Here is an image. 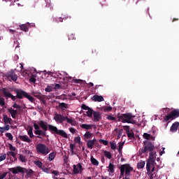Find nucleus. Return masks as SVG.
Segmentation results:
<instances>
[{
	"instance_id": "8fccbe9b",
	"label": "nucleus",
	"mask_w": 179,
	"mask_h": 179,
	"mask_svg": "<svg viewBox=\"0 0 179 179\" xmlns=\"http://www.w3.org/2000/svg\"><path fill=\"white\" fill-rule=\"evenodd\" d=\"M72 81L74 83H82V82H83V80H80V79H75V78H73L72 79Z\"/></svg>"
},
{
	"instance_id": "a19ab883",
	"label": "nucleus",
	"mask_w": 179,
	"mask_h": 179,
	"mask_svg": "<svg viewBox=\"0 0 179 179\" xmlns=\"http://www.w3.org/2000/svg\"><path fill=\"white\" fill-rule=\"evenodd\" d=\"M6 159V154H1L0 155V162H3V160Z\"/></svg>"
},
{
	"instance_id": "7ed1b4c3",
	"label": "nucleus",
	"mask_w": 179,
	"mask_h": 179,
	"mask_svg": "<svg viewBox=\"0 0 179 179\" xmlns=\"http://www.w3.org/2000/svg\"><path fill=\"white\" fill-rule=\"evenodd\" d=\"M119 121L120 122H123V124H136V121L134 120L135 118V115H132V113H124L118 116Z\"/></svg>"
},
{
	"instance_id": "5fc2aeb1",
	"label": "nucleus",
	"mask_w": 179,
	"mask_h": 179,
	"mask_svg": "<svg viewBox=\"0 0 179 179\" xmlns=\"http://www.w3.org/2000/svg\"><path fill=\"white\" fill-rule=\"evenodd\" d=\"M74 141H75L76 143L80 144V136L75 137Z\"/></svg>"
},
{
	"instance_id": "2f4dec72",
	"label": "nucleus",
	"mask_w": 179,
	"mask_h": 179,
	"mask_svg": "<svg viewBox=\"0 0 179 179\" xmlns=\"http://www.w3.org/2000/svg\"><path fill=\"white\" fill-rule=\"evenodd\" d=\"M34 164L37 166V167H38L39 169H43V162H41V161H34Z\"/></svg>"
},
{
	"instance_id": "5701e85b",
	"label": "nucleus",
	"mask_w": 179,
	"mask_h": 179,
	"mask_svg": "<svg viewBox=\"0 0 179 179\" xmlns=\"http://www.w3.org/2000/svg\"><path fill=\"white\" fill-rule=\"evenodd\" d=\"M94 113V110H93V109H92L91 108H90L86 112L87 117H89L90 118H92L93 117Z\"/></svg>"
},
{
	"instance_id": "a878e982",
	"label": "nucleus",
	"mask_w": 179,
	"mask_h": 179,
	"mask_svg": "<svg viewBox=\"0 0 179 179\" xmlns=\"http://www.w3.org/2000/svg\"><path fill=\"white\" fill-rule=\"evenodd\" d=\"M127 135L129 139H135V134L134 133V131H129L128 133H127Z\"/></svg>"
},
{
	"instance_id": "a211bd4d",
	"label": "nucleus",
	"mask_w": 179,
	"mask_h": 179,
	"mask_svg": "<svg viewBox=\"0 0 179 179\" xmlns=\"http://www.w3.org/2000/svg\"><path fill=\"white\" fill-rule=\"evenodd\" d=\"M178 127H179V122H174L171 127V129H170L171 132H177V130L178 129Z\"/></svg>"
},
{
	"instance_id": "473e14b6",
	"label": "nucleus",
	"mask_w": 179,
	"mask_h": 179,
	"mask_svg": "<svg viewBox=\"0 0 179 179\" xmlns=\"http://www.w3.org/2000/svg\"><path fill=\"white\" fill-rule=\"evenodd\" d=\"M28 135L29 138H34V134H33V127H29V129L28 130Z\"/></svg>"
},
{
	"instance_id": "4c0bfd02",
	"label": "nucleus",
	"mask_w": 179,
	"mask_h": 179,
	"mask_svg": "<svg viewBox=\"0 0 179 179\" xmlns=\"http://www.w3.org/2000/svg\"><path fill=\"white\" fill-rule=\"evenodd\" d=\"M110 149H112V150H115L117 149V144H115V143L110 142Z\"/></svg>"
},
{
	"instance_id": "0eeeda50",
	"label": "nucleus",
	"mask_w": 179,
	"mask_h": 179,
	"mask_svg": "<svg viewBox=\"0 0 179 179\" xmlns=\"http://www.w3.org/2000/svg\"><path fill=\"white\" fill-rule=\"evenodd\" d=\"M9 171L13 174H19V173H26V174H30L27 169L23 168L22 166H16L14 168H10Z\"/></svg>"
},
{
	"instance_id": "9d476101",
	"label": "nucleus",
	"mask_w": 179,
	"mask_h": 179,
	"mask_svg": "<svg viewBox=\"0 0 179 179\" xmlns=\"http://www.w3.org/2000/svg\"><path fill=\"white\" fill-rule=\"evenodd\" d=\"M6 76L8 79H11L13 80V82H16V80H17V75H16V73H15L13 70H11L10 72H8Z\"/></svg>"
},
{
	"instance_id": "0e129e2a",
	"label": "nucleus",
	"mask_w": 179,
	"mask_h": 179,
	"mask_svg": "<svg viewBox=\"0 0 179 179\" xmlns=\"http://www.w3.org/2000/svg\"><path fill=\"white\" fill-rule=\"evenodd\" d=\"M34 97H36V99H41V95H40V94H34Z\"/></svg>"
},
{
	"instance_id": "4d7b16f0",
	"label": "nucleus",
	"mask_w": 179,
	"mask_h": 179,
	"mask_svg": "<svg viewBox=\"0 0 179 179\" xmlns=\"http://www.w3.org/2000/svg\"><path fill=\"white\" fill-rule=\"evenodd\" d=\"M45 92H48V93H50V92H52V88L51 87H50V85H48L45 89Z\"/></svg>"
},
{
	"instance_id": "774afa93",
	"label": "nucleus",
	"mask_w": 179,
	"mask_h": 179,
	"mask_svg": "<svg viewBox=\"0 0 179 179\" xmlns=\"http://www.w3.org/2000/svg\"><path fill=\"white\" fill-rule=\"evenodd\" d=\"M154 171H155V165H152V166H150V173H153Z\"/></svg>"
},
{
	"instance_id": "49530a36",
	"label": "nucleus",
	"mask_w": 179,
	"mask_h": 179,
	"mask_svg": "<svg viewBox=\"0 0 179 179\" xmlns=\"http://www.w3.org/2000/svg\"><path fill=\"white\" fill-rule=\"evenodd\" d=\"M149 159H155V152L153 151L150 152Z\"/></svg>"
},
{
	"instance_id": "39448f33",
	"label": "nucleus",
	"mask_w": 179,
	"mask_h": 179,
	"mask_svg": "<svg viewBox=\"0 0 179 179\" xmlns=\"http://www.w3.org/2000/svg\"><path fill=\"white\" fill-rule=\"evenodd\" d=\"M36 152L45 156L50 153V148H48V147H47L45 144L39 143L36 145Z\"/></svg>"
},
{
	"instance_id": "b1692460",
	"label": "nucleus",
	"mask_w": 179,
	"mask_h": 179,
	"mask_svg": "<svg viewBox=\"0 0 179 179\" xmlns=\"http://www.w3.org/2000/svg\"><path fill=\"white\" fill-rule=\"evenodd\" d=\"M10 127L9 126V124H7L3 127H0V132L1 134H3V132H5V131H9Z\"/></svg>"
},
{
	"instance_id": "680f3d73",
	"label": "nucleus",
	"mask_w": 179,
	"mask_h": 179,
	"mask_svg": "<svg viewBox=\"0 0 179 179\" xmlns=\"http://www.w3.org/2000/svg\"><path fill=\"white\" fill-rule=\"evenodd\" d=\"M75 39V35L73 34H70L69 35V40H74Z\"/></svg>"
},
{
	"instance_id": "7c9ffc66",
	"label": "nucleus",
	"mask_w": 179,
	"mask_h": 179,
	"mask_svg": "<svg viewBox=\"0 0 179 179\" xmlns=\"http://www.w3.org/2000/svg\"><path fill=\"white\" fill-rule=\"evenodd\" d=\"M145 161H142L141 162H138L137 164V169H143V167H145Z\"/></svg>"
},
{
	"instance_id": "aec40b11",
	"label": "nucleus",
	"mask_w": 179,
	"mask_h": 179,
	"mask_svg": "<svg viewBox=\"0 0 179 179\" xmlns=\"http://www.w3.org/2000/svg\"><path fill=\"white\" fill-rule=\"evenodd\" d=\"M92 100L94 101L101 102V101H104V98L103 96H101L94 95L93 97H92Z\"/></svg>"
},
{
	"instance_id": "bb28decb",
	"label": "nucleus",
	"mask_w": 179,
	"mask_h": 179,
	"mask_svg": "<svg viewBox=\"0 0 179 179\" xmlns=\"http://www.w3.org/2000/svg\"><path fill=\"white\" fill-rule=\"evenodd\" d=\"M91 163L94 165V166H99V161H97V159H96L94 157H93V156L91 157Z\"/></svg>"
},
{
	"instance_id": "09e8293b",
	"label": "nucleus",
	"mask_w": 179,
	"mask_h": 179,
	"mask_svg": "<svg viewBox=\"0 0 179 179\" xmlns=\"http://www.w3.org/2000/svg\"><path fill=\"white\" fill-rule=\"evenodd\" d=\"M113 110V107L111 106H105L103 108V111H111Z\"/></svg>"
},
{
	"instance_id": "423d86ee",
	"label": "nucleus",
	"mask_w": 179,
	"mask_h": 179,
	"mask_svg": "<svg viewBox=\"0 0 179 179\" xmlns=\"http://www.w3.org/2000/svg\"><path fill=\"white\" fill-rule=\"evenodd\" d=\"M179 117V109H173L169 114L164 117V121H170V120H176Z\"/></svg>"
},
{
	"instance_id": "603ef678",
	"label": "nucleus",
	"mask_w": 179,
	"mask_h": 179,
	"mask_svg": "<svg viewBox=\"0 0 179 179\" xmlns=\"http://www.w3.org/2000/svg\"><path fill=\"white\" fill-rule=\"evenodd\" d=\"M0 106L1 107H3V106H5V99L0 98Z\"/></svg>"
},
{
	"instance_id": "e2e57ef3",
	"label": "nucleus",
	"mask_w": 179,
	"mask_h": 179,
	"mask_svg": "<svg viewBox=\"0 0 179 179\" xmlns=\"http://www.w3.org/2000/svg\"><path fill=\"white\" fill-rule=\"evenodd\" d=\"M69 131L70 132H71V134H75V132H76V129H75V128H69Z\"/></svg>"
},
{
	"instance_id": "e433bc0d",
	"label": "nucleus",
	"mask_w": 179,
	"mask_h": 179,
	"mask_svg": "<svg viewBox=\"0 0 179 179\" xmlns=\"http://www.w3.org/2000/svg\"><path fill=\"white\" fill-rule=\"evenodd\" d=\"M19 159L22 163H26V157L23 155H20Z\"/></svg>"
},
{
	"instance_id": "dca6fc26",
	"label": "nucleus",
	"mask_w": 179,
	"mask_h": 179,
	"mask_svg": "<svg viewBox=\"0 0 179 179\" xmlns=\"http://www.w3.org/2000/svg\"><path fill=\"white\" fill-rule=\"evenodd\" d=\"M18 138L22 142H27V143H30L31 142V139H30L27 135L19 136Z\"/></svg>"
},
{
	"instance_id": "4468645a",
	"label": "nucleus",
	"mask_w": 179,
	"mask_h": 179,
	"mask_svg": "<svg viewBox=\"0 0 179 179\" xmlns=\"http://www.w3.org/2000/svg\"><path fill=\"white\" fill-rule=\"evenodd\" d=\"M0 92H2L4 97H6V99H10V96H12V94H10V92H8V88H2L1 90H0Z\"/></svg>"
},
{
	"instance_id": "69168bd1",
	"label": "nucleus",
	"mask_w": 179,
	"mask_h": 179,
	"mask_svg": "<svg viewBox=\"0 0 179 179\" xmlns=\"http://www.w3.org/2000/svg\"><path fill=\"white\" fill-rule=\"evenodd\" d=\"M124 142L123 143H121V142H120L119 143V145H118V148H119V149H122V148L124 147Z\"/></svg>"
},
{
	"instance_id": "4be33fe9",
	"label": "nucleus",
	"mask_w": 179,
	"mask_h": 179,
	"mask_svg": "<svg viewBox=\"0 0 179 179\" xmlns=\"http://www.w3.org/2000/svg\"><path fill=\"white\" fill-rule=\"evenodd\" d=\"M29 26H30V24L28 23V25L24 24L20 26V27L22 31H29Z\"/></svg>"
},
{
	"instance_id": "c85d7f7f",
	"label": "nucleus",
	"mask_w": 179,
	"mask_h": 179,
	"mask_svg": "<svg viewBox=\"0 0 179 179\" xmlns=\"http://www.w3.org/2000/svg\"><path fill=\"white\" fill-rule=\"evenodd\" d=\"M66 120L68 122V124H71V125H76V122L72 119H69V117H68L67 116Z\"/></svg>"
},
{
	"instance_id": "cd10ccee",
	"label": "nucleus",
	"mask_w": 179,
	"mask_h": 179,
	"mask_svg": "<svg viewBox=\"0 0 179 179\" xmlns=\"http://www.w3.org/2000/svg\"><path fill=\"white\" fill-rule=\"evenodd\" d=\"M3 120L6 124H10V121H12V119L8 117L6 115L3 116Z\"/></svg>"
},
{
	"instance_id": "ddd939ff",
	"label": "nucleus",
	"mask_w": 179,
	"mask_h": 179,
	"mask_svg": "<svg viewBox=\"0 0 179 179\" xmlns=\"http://www.w3.org/2000/svg\"><path fill=\"white\" fill-rule=\"evenodd\" d=\"M97 142V140L96 138H94L93 140H89L87 141V148L88 149H93V147L94 146V144Z\"/></svg>"
},
{
	"instance_id": "f3484780",
	"label": "nucleus",
	"mask_w": 179,
	"mask_h": 179,
	"mask_svg": "<svg viewBox=\"0 0 179 179\" xmlns=\"http://www.w3.org/2000/svg\"><path fill=\"white\" fill-rule=\"evenodd\" d=\"M155 166V159H149L146 163L147 171H150V167Z\"/></svg>"
},
{
	"instance_id": "f03ea898",
	"label": "nucleus",
	"mask_w": 179,
	"mask_h": 179,
	"mask_svg": "<svg viewBox=\"0 0 179 179\" xmlns=\"http://www.w3.org/2000/svg\"><path fill=\"white\" fill-rule=\"evenodd\" d=\"M143 138L147 141H143V147L141 150V153H148V152H153L155 150V145L149 141H155V136H153L148 133L143 134Z\"/></svg>"
},
{
	"instance_id": "de8ad7c7",
	"label": "nucleus",
	"mask_w": 179,
	"mask_h": 179,
	"mask_svg": "<svg viewBox=\"0 0 179 179\" xmlns=\"http://www.w3.org/2000/svg\"><path fill=\"white\" fill-rule=\"evenodd\" d=\"M29 81L32 83H36V76L32 75L29 79Z\"/></svg>"
},
{
	"instance_id": "c03bdc74",
	"label": "nucleus",
	"mask_w": 179,
	"mask_h": 179,
	"mask_svg": "<svg viewBox=\"0 0 179 179\" xmlns=\"http://www.w3.org/2000/svg\"><path fill=\"white\" fill-rule=\"evenodd\" d=\"M163 114H169L170 113V108H164L162 109Z\"/></svg>"
},
{
	"instance_id": "a18cd8bd",
	"label": "nucleus",
	"mask_w": 179,
	"mask_h": 179,
	"mask_svg": "<svg viewBox=\"0 0 179 179\" xmlns=\"http://www.w3.org/2000/svg\"><path fill=\"white\" fill-rule=\"evenodd\" d=\"M99 142H101V143H103V145H104V146H108V141L100 139Z\"/></svg>"
},
{
	"instance_id": "13d9d810",
	"label": "nucleus",
	"mask_w": 179,
	"mask_h": 179,
	"mask_svg": "<svg viewBox=\"0 0 179 179\" xmlns=\"http://www.w3.org/2000/svg\"><path fill=\"white\" fill-rule=\"evenodd\" d=\"M13 108H17V109L22 108V106H20V105H17V103H14V104L13 105Z\"/></svg>"
},
{
	"instance_id": "393cba45",
	"label": "nucleus",
	"mask_w": 179,
	"mask_h": 179,
	"mask_svg": "<svg viewBox=\"0 0 179 179\" xmlns=\"http://www.w3.org/2000/svg\"><path fill=\"white\" fill-rule=\"evenodd\" d=\"M57 155V154L55 152H51L50 154H49V157L48 158V160L49 162H52V160H54L55 159V156Z\"/></svg>"
},
{
	"instance_id": "6e6d98bb",
	"label": "nucleus",
	"mask_w": 179,
	"mask_h": 179,
	"mask_svg": "<svg viewBox=\"0 0 179 179\" xmlns=\"http://www.w3.org/2000/svg\"><path fill=\"white\" fill-rule=\"evenodd\" d=\"M6 176H8V173L7 172H4L2 174L0 175V179H3L6 177Z\"/></svg>"
},
{
	"instance_id": "1a4fd4ad",
	"label": "nucleus",
	"mask_w": 179,
	"mask_h": 179,
	"mask_svg": "<svg viewBox=\"0 0 179 179\" xmlns=\"http://www.w3.org/2000/svg\"><path fill=\"white\" fill-rule=\"evenodd\" d=\"M66 116H63L62 115L56 113L53 120H55L57 124H62L64 121H66Z\"/></svg>"
},
{
	"instance_id": "052dcab7",
	"label": "nucleus",
	"mask_w": 179,
	"mask_h": 179,
	"mask_svg": "<svg viewBox=\"0 0 179 179\" xmlns=\"http://www.w3.org/2000/svg\"><path fill=\"white\" fill-rule=\"evenodd\" d=\"M81 108H82L83 110H89L90 108H89V106H86L85 104H83V105L81 106Z\"/></svg>"
},
{
	"instance_id": "9b49d317",
	"label": "nucleus",
	"mask_w": 179,
	"mask_h": 179,
	"mask_svg": "<svg viewBox=\"0 0 179 179\" xmlns=\"http://www.w3.org/2000/svg\"><path fill=\"white\" fill-rule=\"evenodd\" d=\"M122 166H124V171H125V174H126L127 177L130 176L131 171H134V168H132L131 166V165H129L128 164H123Z\"/></svg>"
},
{
	"instance_id": "c756f323",
	"label": "nucleus",
	"mask_w": 179,
	"mask_h": 179,
	"mask_svg": "<svg viewBox=\"0 0 179 179\" xmlns=\"http://www.w3.org/2000/svg\"><path fill=\"white\" fill-rule=\"evenodd\" d=\"M104 156L105 157H106L107 159H111L113 157V155H111V152H110V151H104L103 152Z\"/></svg>"
},
{
	"instance_id": "864d4df0",
	"label": "nucleus",
	"mask_w": 179,
	"mask_h": 179,
	"mask_svg": "<svg viewBox=\"0 0 179 179\" xmlns=\"http://www.w3.org/2000/svg\"><path fill=\"white\" fill-rule=\"evenodd\" d=\"M59 107H62V108H67L68 104H66L65 103H59Z\"/></svg>"
},
{
	"instance_id": "f704fd0d",
	"label": "nucleus",
	"mask_w": 179,
	"mask_h": 179,
	"mask_svg": "<svg viewBox=\"0 0 179 179\" xmlns=\"http://www.w3.org/2000/svg\"><path fill=\"white\" fill-rule=\"evenodd\" d=\"M93 134L92 133H90V131H87L85 134L84 136L86 139H90V138H92V136Z\"/></svg>"
},
{
	"instance_id": "20e7f679",
	"label": "nucleus",
	"mask_w": 179,
	"mask_h": 179,
	"mask_svg": "<svg viewBox=\"0 0 179 179\" xmlns=\"http://www.w3.org/2000/svg\"><path fill=\"white\" fill-rule=\"evenodd\" d=\"M14 92L16 93L17 99H22L25 97V99H29L31 103H34V101H36V99L27 92H26V91H23L22 90H15Z\"/></svg>"
},
{
	"instance_id": "72a5a7b5",
	"label": "nucleus",
	"mask_w": 179,
	"mask_h": 179,
	"mask_svg": "<svg viewBox=\"0 0 179 179\" xmlns=\"http://www.w3.org/2000/svg\"><path fill=\"white\" fill-rule=\"evenodd\" d=\"M124 174H125V165H122L120 166V176H124Z\"/></svg>"
},
{
	"instance_id": "6ab92c4d",
	"label": "nucleus",
	"mask_w": 179,
	"mask_h": 179,
	"mask_svg": "<svg viewBox=\"0 0 179 179\" xmlns=\"http://www.w3.org/2000/svg\"><path fill=\"white\" fill-rule=\"evenodd\" d=\"M8 113H10L12 118H16V116L17 115V110H14L11 108L8 109Z\"/></svg>"
},
{
	"instance_id": "2eb2a0df",
	"label": "nucleus",
	"mask_w": 179,
	"mask_h": 179,
	"mask_svg": "<svg viewBox=\"0 0 179 179\" xmlns=\"http://www.w3.org/2000/svg\"><path fill=\"white\" fill-rule=\"evenodd\" d=\"M94 115V122H99L100 120H101V115H100V112L94 111L93 113Z\"/></svg>"
},
{
	"instance_id": "338daca9",
	"label": "nucleus",
	"mask_w": 179,
	"mask_h": 179,
	"mask_svg": "<svg viewBox=\"0 0 179 179\" xmlns=\"http://www.w3.org/2000/svg\"><path fill=\"white\" fill-rule=\"evenodd\" d=\"M55 89L56 90L61 89V85L59 84H55Z\"/></svg>"
},
{
	"instance_id": "ea45409f",
	"label": "nucleus",
	"mask_w": 179,
	"mask_h": 179,
	"mask_svg": "<svg viewBox=\"0 0 179 179\" xmlns=\"http://www.w3.org/2000/svg\"><path fill=\"white\" fill-rule=\"evenodd\" d=\"M123 129L126 131V134L131 132V127L129 126H123Z\"/></svg>"
},
{
	"instance_id": "6e6552de",
	"label": "nucleus",
	"mask_w": 179,
	"mask_h": 179,
	"mask_svg": "<svg viewBox=\"0 0 179 179\" xmlns=\"http://www.w3.org/2000/svg\"><path fill=\"white\" fill-rule=\"evenodd\" d=\"M34 129H36L34 131V134L35 135H38L37 136V138H38L39 139H41V135L42 136H47V132L43 131V130H40V126L38 124H37V123H34Z\"/></svg>"
},
{
	"instance_id": "3c124183",
	"label": "nucleus",
	"mask_w": 179,
	"mask_h": 179,
	"mask_svg": "<svg viewBox=\"0 0 179 179\" xmlns=\"http://www.w3.org/2000/svg\"><path fill=\"white\" fill-rule=\"evenodd\" d=\"M148 174L150 177V179H155V173H152V172L148 171Z\"/></svg>"
},
{
	"instance_id": "bf43d9fd",
	"label": "nucleus",
	"mask_w": 179,
	"mask_h": 179,
	"mask_svg": "<svg viewBox=\"0 0 179 179\" xmlns=\"http://www.w3.org/2000/svg\"><path fill=\"white\" fill-rule=\"evenodd\" d=\"M9 149L11 152H15L16 150V148L13 147L12 144H10Z\"/></svg>"
},
{
	"instance_id": "58836bf2",
	"label": "nucleus",
	"mask_w": 179,
	"mask_h": 179,
	"mask_svg": "<svg viewBox=\"0 0 179 179\" xmlns=\"http://www.w3.org/2000/svg\"><path fill=\"white\" fill-rule=\"evenodd\" d=\"M108 169L110 173H114V164L111 162L109 163Z\"/></svg>"
},
{
	"instance_id": "f8f14e48",
	"label": "nucleus",
	"mask_w": 179,
	"mask_h": 179,
	"mask_svg": "<svg viewBox=\"0 0 179 179\" xmlns=\"http://www.w3.org/2000/svg\"><path fill=\"white\" fill-rule=\"evenodd\" d=\"M73 174H79V173H82V164H78L77 165H73Z\"/></svg>"
},
{
	"instance_id": "c9c22d12",
	"label": "nucleus",
	"mask_w": 179,
	"mask_h": 179,
	"mask_svg": "<svg viewBox=\"0 0 179 179\" xmlns=\"http://www.w3.org/2000/svg\"><path fill=\"white\" fill-rule=\"evenodd\" d=\"M7 155H8V156H9V155H10V156H12L15 159V161L17 160V158H16V152L10 151L8 152Z\"/></svg>"
},
{
	"instance_id": "412c9836",
	"label": "nucleus",
	"mask_w": 179,
	"mask_h": 179,
	"mask_svg": "<svg viewBox=\"0 0 179 179\" xmlns=\"http://www.w3.org/2000/svg\"><path fill=\"white\" fill-rule=\"evenodd\" d=\"M93 127V124H80V128L83 129H87L89 131V129H92V127Z\"/></svg>"
},
{
	"instance_id": "f257e3e1",
	"label": "nucleus",
	"mask_w": 179,
	"mask_h": 179,
	"mask_svg": "<svg viewBox=\"0 0 179 179\" xmlns=\"http://www.w3.org/2000/svg\"><path fill=\"white\" fill-rule=\"evenodd\" d=\"M39 127L43 130V132H47V131H50L51 134H53V135H59L60 136H62V138H68V134L65 131L58 129V128L52 124H48L47 122H44L43 120H41L38 122Z\"/></svg>"
},
{
	"instance_id": "79ce46f5",
	"label": "nucleus",
	"mask_w": 179,
	"mask_h": 179,
	"mask_svg": "<svg viewBox=\"0 0 179 179\" xmlns=\"http://www.w3.org/2000/svg\"><path fill=\"white\" fill-rule=\"evenodd\" d=\"M6 138H8L10 141H13V136H12L11 133L6 134Z\"/></svg>"
},
{
	"instance_id": "37998d69",
	"label": "nucleus",
	"mask_w": 179,
	"mask_h": 179,
	"mask_svg": "<svg viewBox=\"0 0 179 179\" xmlns=\"http://www.w3.org/2000/svg\"><path fill=\"white\" fill-rule=\"evenodd\" d=\"M106 120H108L109 121H115V117L114 116H111V115H108L106 117Z\"/></svg>"
}]
</instances>
